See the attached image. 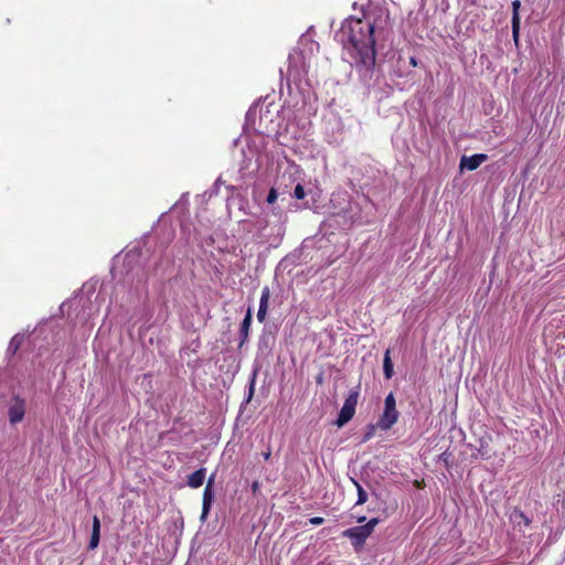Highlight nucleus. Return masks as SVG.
<instances>
[{
  "label": "nucleus",
  "mask_w": 565,
  "mask_h": 565,
  "mask_svg": "<svg viewBox=\"0 0 565 565\" xmlns=\"http://www.w3.org/2000/svg\"><path fill=\"white\" fill-rule=\"evenodd\" d=\"M375 25L370 19H347L335 39L343 45L351 65L360 72H371L375 65Z\"/></svg>",
  "instance_id": "f257e3e1"
},
{
  "label": "nucleus",
  "mask_w": 565,
  "mask_h": 565,
  "mask_svg": "<svg viewBox=\"0 0 565 565\" xmlns=\"http://www.w3.org/2000/svg\"><path fill=\"white\" fill-rule=\"evenodd\" d=\"M377 524L379 519L373 518L363 525L347 529L343 531L342 535L349 539L353 547L358 551L364 545L366 539L373 533Z\"/></svg>",
  "instance_id": "f03ea898"
},
{
  "label": "nucleus",
  "mask_w": 565,
  "mask_h": 565,
  "mask_svg": "<svg viewBox=\"0 0 565 565\" xmlns=\"http://www.w3.org/2000/svg\"><path fill=\"white\" fill-rule=\"evenodd\" d=\"M398 419V412L396 409V399L393 393H390L384 401V412L381 415L377 426L382 430H388Z\"/></svg>",
  "instance_id": "7ed1b4c3"
},
{
  "label": "nucleus",
  "mask_w": 565,
  "mask_h": 565,
  "mask_svg": "<svg viewBox=\"0 0 565 565\" xmlns=\"http://www.w3.org/2000/svg\"><path fill=\"white\" fill-rule=\"evenodd\" d=\"M358 397H359L358 392H352L347 397L342 408L340 409L339 416L335 422L338 427L344 426L348 422H350L352 419V417L354 416V413H355Z\"/></svg>",
  "instance_id": "20e7f679"
},
{
  "label": "nucleus",
  "mask_w": 565,
  "mask_h": 565,
  "mask_svg": "<svg viewBox=\"0 0 565 565\" xmlns=\"http://www.w3.org/2000/svg\"><path fill=\"white\" fill-rule=\"evenodd\" d=\"M25 415V401L19 396H14L8 407V416L11 425H15L23 420Z\"/></svg>",
  "instance_id": "39448f33"
},
{
  "label": "nucleus",
  "mask_w": 565,
  "mask_h": 565,
  "mask_svg": "<svg viewBox=\"0 0 565 565\" xmlns=\"http://www.w3.org/2000/svg\"><path fill=\"white\" fill-rule=\"evenodd\" d=\"M215 475H212L205 486L204 492H203V504H202V513H201V521L204 522L210 513L211 505L214 499V491H213V484H214Z\"/></svg>",
  "instance_id": "423d86ee"
},
{
  "label": "nucleus",
  "mask_w": 565,
  "mask_h": 565,
  "mask_svg": "<svg viewBox=\"0 0 565 565\" xmlns=\"http://www.w3.org/2000/svg\"><path fill=\"white\" fill-rule=\"evenodd\" d=\"M488 156L484 153H477L472 156H463L460 159V169L473 171L478 169L484 161H487Z\"/></svg>",
  "instance_id": "0eeeda50"
},
{
  "label": "nucleus",
  "mask_w": 565,
  "mask_h": 565,
  "mask_svg": "<svg viewBox=\"0 0 565 565\" xmlns=\"http://www.w3.org/2000/svg\"><path fill=\"white\" fill-rule=\"evenodd\" d=\"M269 298H270L269 288L268 287H264L263 290H262L260 300H259V308H258V312H257V320L259 322H263L266 319V313H267V309H268Z\"/></svg>",
  "instance_id": "6e6552de"
},
{
  "label": "nucleus",
  "mask_w": 565,
  "mask_h": 565,
  "mask_svg": "<svg viewBox=\"0 0 565 565\" xmlns=\"http://www.w3.org/2000/svg\"><path fill=\"white\" fill-rule=\"evenodd\" d=\"M205 477H206V469L200 468L188 477L186 483L189 487H191L193 489H198L204 483Z\"/></svg>",
  "instance_id": "1a4fd4ad"
},
{
  "label": "nucleus",
  "mask_w": 565,
  "mask_h": 565,
  "mask_svg": "<svg viewBox=\"0 0 565 565\" xmlns=\"http://www.w3.org/2000/svg\"><path fill=\"white\" fill-rule=\"evenodd\" d=\"M100 536V521L97 515L93 516L92 535L88 543L89 550H95L99 544Z\"/></svg>",
  "instance_id": "9d476101"
},
{
  "label": "nucleus",
  "mask_w": 565,
  "mask_h": 565,
  "mask_svg": "<svg viewBox=\"0 0 565 565\" xmlns=\"http://www.w3.org/2000/svg\"><path fill=\"white\" fill-rule=\"evenodd\" d=\"M252 323V310L248 308L245 318L243 319V322L241 324V337L242 342H244L248 337L249 327Z\"/></svg>",
  "instance_id": "9b49d317"
},
{
  "label": "nucleus",
  "mask_w": 565,
  "mask_h": 565,
  "mask_svg": "<svg viewBox=\"0 0 565 565\" xmlns=\"http://www.w3.org/2000/svg\"><path fill=\"white\" fill-rule=\"evenodd\" d=\"M390 354H391L390 350H386V352L384 354V360H383V372H384L385 379H387V380H390L394 373L393 363H392Z\"/></svg>",
  "instance_id": "f8f14e48"
},
{
  "label": "nucleus",
  "mask_w": 565,
  "mask_h": 565,
  "mask_svg": "<svg viewBox=\"0 0 565 565\" xmlns=\"http://www.w3.org/2000/svg\"><path fill=\"white\" fill-rule=\"evenodd\" d=\"M512 520L519 525L523 523L527 526L531 523V520L522 511H515L512 515Z\"/></svg>",
  "instance_id": "ddd939ff"
},
{
  "label": "nucleus",
  "mask_w": 565,
  "mask_h": 565,
  "mask_svg": "<svg viewBox=\"0 0 565 565\" xmlns=\"http://www.w3.org/2000/svg\"><path fill=\"white\" fill-rule=\"evenodd\" d=\"M352 481L355 484L356 490H358V501H356V504L358 505L364 504L366 502V500H367L366 492L364 491V489L362 488V486L358 481H355V480H352Z\"/></svg>",
  "instance_id": "4468645a"
},
{
  "label": "nucleus",
  "mask_w": 565,
  "mask_h": 565,
  "mask_svg": "<svg viewBox=\"0 0 565 565\" xmlns=\"http://www.w3.org/2000/svg\"><path fill=\"white\" fill-rule=\"evenodd\" d=\"M22 341H23V335H20V334L14 335L9 343L8 351L15 353L18 351V349L20 348Z\"/></svg>",
  "instance_id": "2eb2a0df"
},
{
  "label": "nucleus",
  "mask_w": 565,
  "mask_h": 565,
  "mask_svg": "<svg viewBox=\"0 0 565 565\" xmlns=\"http://www.w3.org/2000/svg\"><path fill=\"white\" fill-rule=\"evenodd\" d=\"M512 23V38L515 44H519V36H520V18H514L511 21Z\"/></svg>",
  "instance_id": "dca6fc26"
},
{
  "label": "nucleus",
  "mask_w": 565,
  "mask_h": 565,
  "mask_svg": "<svg viewBox=\"0 0 565 565\" xmlns=\"http://www.w3.org/2000/svg\"><path fill=\"white\" fill-rule=\"evenodd\" d=\"M305 190L300 182H298L294 189V196L298 200H301L305 198Z\"/></svg>",
  "instance_id": "f3484780"
},
{
  "label": "nucleus",
  "mask_w": 565,
  "mask_h": 565,
  "mask_svg": "<svg viewBox=\"0 0 565 565\" xmlns=\"http://www.w3.org/2000/svg\"><path fill=\"white\" fill-rule=\"evenodd\" d=\"M258 231H259V236L262 238L268 241L269 235L265 232L266 231V223L263 220L258 221Z\"/></svg>",
  "instance_id": "a211bd4d"
},
{
  "label": "nucleus",
  "mask_w": 565,
  "mask_h": 565,
  "mask_svg": "<svg viewBox=\"0 0 565 565\" xmlns=\"http://www.w3.org/2000/svg\"><path fill=\"white\" fill-rule=\"evenodd\" d=\"M255 377H256V373L253 374V377L249 382V386H248V396H247V399L246 402H250L253 395H254V391H255Z\"/></svg>",
  "instance_id": "6ab92c4d"
},
{
  "label": "nucleus",
  "mask_w": 565,
  "mask_h": 565,
  "mask_svg": "<svg viewBox=\"0 0 565 565\" xmlns=\"http://www.w3.org/2000/svg\"><path fill=\"white\" fill-rule=\"evenodd\" d=\"M277 198H278V194H277L276 189L271 188L269 193H268V195H267L266 201H267L268 204H273V203L276 202Z\"/></svg>",
  "instance_id": "aec40b11"
},
{
  "label": "nucleus",
  "mask_w": 565,
  "mask_h": 565,
  "mask_svg": "<svg viewBox=\"0 0 565 565\" xmlns=\"http://www.w3.org/2000/svg\"><path fill=\"white\" fill-rule=\"evenodd\" d=\"M520 7H521L520 0H514L512 2V11H513L512 12V19L520 18V14H519Z\"/></svg>",
  "instance_id": "412c9836"
},
{
  "label": "nucleus",
  "mask_w": 565,
  "mask_h": 565,
  "mask_svg": "<svg viewBox=\"0 0 565 565\" xmlns=\"http://www.w3.org/2000/svg\"><path fill=\"white\" fill-rule=\"evenodd\" d=\"M323 518H320V516H313L311 519H309V523L312 524V525H320L323 523Z\"/></svg>",
  "instance_id": "4be33fe9"
},
{
  "label": "nucleus",
  "mask_w": 565,
  "mask_h": 565,
  "mask_svg": "<svg viewBox=\"0 0 565 565\" xmlns=\"http://www.w3.org/2000/svg\"><path fill=\"white\" fill-rule=\"evenodd\" d=\"M374 435V427L371 426L369 427V430L365 433L364 437H363V441H367L370 440Z\"/></svg>",
  "instance_id": "5701e85b"
},
{
  "label": "nucleus",
  "mask_w": 565,
  "mask_h": 565,
  "mask_svg": "<svg viewBox=\"0 0 565 565\" xmlns=\"http://www.w3.org/2000/svg\"><path fill=\"white\" fill-rule=\"evenodd\" d=\"M273 230L276 231V235L280 237L284 234V226L281 223L276 224Z\"/></svg>",
  "instance_id": "b1692460"
},
{
  "label": "nucleus",
  "mask_w": 565,
  "mask_h": 565,
  "mask_svg": "<svg viewBox=\"0 0 565 565\" xmlns=\"http://www.w3.org/2000/svg\"><path fill=\"white\" fill-rule=\"evenodd\" d=\"M270 455H271L270 450H267V451H265V452H263V454H262V456H263V458H264L265 460H268V459L270 458Z\"/></svg>",
  "instance_id": "393cba45"
},
{
  "label": "nucleus",
  "mask_w": 565,
  "mask_h": 565,
  "mask_svg": "<svg viewBox=\"0 0 565 565\" xmlns=\"http://www.w3.org/2000/svg\"><path fill=\"white\" fill-rule=\"evenodd\" d=\"M259 488V483L257 481H255L253 484H252V490L253 492H256Z\"/></svg>",
  "instance_id": "a878e982"
},
{
  "label": "nucleus",
  "mask_w": 565,
  "mask_h": 565,
  "mask_svg": "<svg viewBox=\"0 0 565 565\" xmlns=\"http://www.w3.org/2000/svg\"><path fill=\"white\" fill-rule=\"evenodd\" d=\"M365 520H366V518H365V516H361V518H359V519H358V522H359V523H362V522H364Z\"/></svg>",
  "instance_id": "bb28decb"
},
{
  "label": "nucleus",
  "mask_w": 565,
  "mask_h": 565,
  "mask_svg": "<svg viewBox=\"0 0 565 565\" xmlns=\"http://www.w3.org/2000/svg\"><path fill=\"white\" fill-rule=\"evenodd\" d=\"M411 63L415 66L416 65V61L414 57L411 58Z\"/></svg>",
  "instance_id": "cd10ccee"
}]
</instances>
